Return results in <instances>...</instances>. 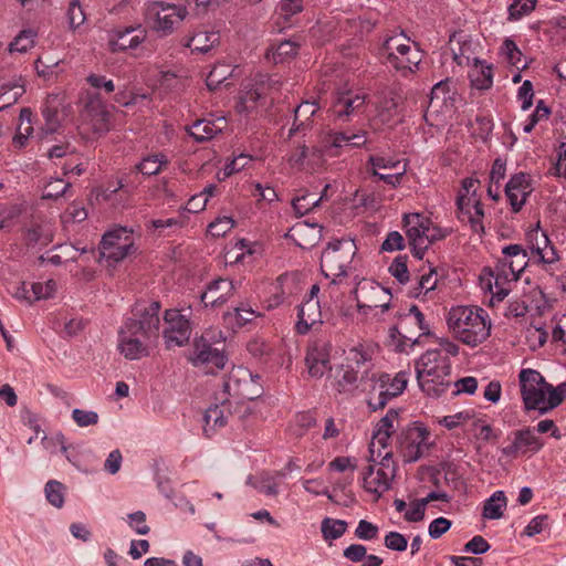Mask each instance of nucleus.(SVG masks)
Here are the masks:
<instances>
[{
    "label": "nucleus",
    "mask_w": 566,
    "mask_h": 566,
    "mask_svg": "<svg viewBox=\"0 0 566 566\" xmlns=\"http://www.w3.org/2000/svg\"><path fill=\"white\" fill-rule=\"evenodd\" d=\"M521 396L526 411L545 415L558 407L566 398V382L554 387L535 369H522L518 375Z\"/></svg>",
    "instance_id": "nucleus-1"
},
{
    "label": "nucleus",
    "mask_w": 566,
    "mask_h": 566,
    "mask_svg": "<svg viewBox=\"0 0 566 566\" xmlns=\"http://www.w3.org/2000/svg\"><path fill=\"white\" fill-rule=\"evenodd\" d=\"M447 324L459 342L471 347L482 344L491 334V322L486 312L476 306L452 307L448 313Z\"/></svg>",
    "instance_id": "nucleus-2"
},
{
    "label": "nucleus",
    "mask_w": 566,
    "mask_h": 566,
    "mask_svg": "<svg viewBox=\"0 0 566 566\" xmlns=\"http://www.w3.org/2000/svg\"><path fill=\"white\" fill-rule=\"evenodd\" d=\"M451 364L439 349H428L416 361L419 387L428 396L439 397L450 385Z\"/></svg>",
    "instance_id": "nucleus-3"
},
{
    "label": "nucleus",
    "mask_w": 566,
    "mask_h": 566,
    "mask_svg": "<svg viewBox=\"0 0 566 566\" xmlns=\"http://www.w3.org/2000/svg\"><path fill=\"white\" fill-rule=\"evenodd\" d=\"M356 251V244L350 239L334 240L327 244L321 255V271L326 279H331V285H336L347 275Z\"/></svg>",
    "instance_id": "nucleus-4"
},
{
    "label": "nucleus",
    "mask_w": 566,
    "mask_h": 566,
    "mask_svg": "<svg viewBox=\"0 0 566 566\" xmlns=\"http://www.w3.org/2000/svg\"><path fill=\"white\" fill-rule=\"evenodd\" d=\"M387 63L402 75L413 73L421 62V52L403 33L395 34L382 44Z\"/></svg>",
    "instance_id": "nucleus-5"
},
{
    "label": "nucleus",
    "mask_w": 566,
    "mask_h": 566,
    "mask_svg": "<svg viewBox=\"0 0 566 566\" xmlns=\"http://www.w3.org/2000/svg\"><path fill=\"white\" fill-rule=\"evenodd\" d=\"M374 464L369 463L363 470V488L375 495V501L390 489L391 482L396 476V463L390 451L381 455H376Z\"/></svg>",
    "instance_id": "nucleus-6"
},
{
    "label": "nucleus",
    "mask_w": 566,
    "mask_h": 566,
    "mask_svg": "<svg viewBox=\"0 0 566 566\" xmlns=\"http://www.w3.org/2000/svg\"><path fill=\"white\" fill-rule=\"evenodd\" d=\"M373 385L368 391L367 403L374 411L384 409L389 400L400 396L407 387L408 374L399 371L394 378L388 374H373Z\"/></svg>",
    "instance_id": "nucleus-7"
},
{
    "label": "nucleus",
    "mask_w": 566,
    "mask_h": 566,
    "mask_svg": "<svg viewBox=\"0 0 566 566\" xmlns=\"http://www.w3.org/2000/svg\"><path fill=\"white\" fill-rule=\"evenodd\" d=\"M478 180L465 178L462 181V189L457 197V218L463 223H468L474 233L483 234L484 211L482 203L475 196L474 186Z\"/></svg>",
    "instance_id": "nucleus-8"
},
{
    "label": "nucleus",
    "mask_w": 566,
    "mask_h": 566,
    "mask_svg": "<svg viewBox=\"0 0 566 566\" xmlns=\"http://www.w3.org/2000/svg\"><path fill=\"white\" fill-rule=\"evenodd\" d=\"M428 436L427 428L417 422L399 431L395 446L405 462H416L422 457V448Z\"/></svg>",
    "instance_id": "nucleus-9"
},
{
    "label": "nucleus",
    "mask_w": 566,
    "mask_h": 566,
    "mask_svg": "<svg viewBox=\"0 0 566 566\" xmlns=\"http://www.w3.org/2000/svg\"><path fill=\"white\" fill-rule=\"evenodd\" d=\"M353 294L359 312L367 313V310L378 307L385 312L390 307V292L375 281L361 280L354 289Z\"/></svg>",
    "instance_id": "nucleus-10"
},
{
    "label": "nucleus",
    "mask_w": 566,
    "mask_h": 566,
    "mask_svg": "<svg viewBox=\"0 0 566 566\" xmlns=\"http://www.w3.org/2000/svg\"><path fill=\"white\" fill-rule=\"evenodd\" d=\"M188 361L195 367L207 369L212 373L214 369L224 368L227 358L223 350L212 347L210 340L206 335L195 338L192 350L188 355Z\"/></svg>",
    "instance_id": "nucleus-11"
},
{
    "label": "nucleus",
    "mask_w": 566,
    "mask_h": 566,
    "mask_svg": "<svg viewBox=\"0 0 566 566\" xmlns=\"http://www.w3.org/2000/svg\"><path fill=\"white\" fill-rule=\"evenodd\" d=\"M396 334L412 344L418 340V336L431 335L424 315L417 305H411L408 312L399 316L397 324L391 328V335Z\"/></svg>",
    "instance_id": "nucleus-12"
},
{
    "label": "nucleus",
    "mask_w": 566,
    "mask_h": 566,
    "mask_svg": "<svg viewBox=\"0 0 566 566\" xmlns=\"http://www.w3.org/2000/svg\"><path fill=\"white\" fill-rule=\"evenodd\" d=\"M164 319L167 325L164 329L166 347L171 348L186 345L191 335L189 318L182 315L179 310L170 308L165 312Z\"/></svg>",
    "instance_id": "nucleus-13"
},
{
    "label": "nucleus",
    "mask_w": 566,
    "mask_h": 566,
    "mask_svg": "<svg viewBox=\"0 0 566 566\" xmlns=\"http://www.w3.org/2000/svg\"><path fill=\"white\" fill-rule=\"evenodd\" d=\"M133 247V241L127 234L126 228L119 227L103 235L99 254L108 261L119 262L129 254Z\"/></svg>",
    "instance_id": "nucleus-14"
},
{
    "label": "nucleus",
    "mask_w": 566,
    "mask_h": 566,
    "mask_svg": "<svg viewBox=\"0 0 566 566\" xmlns=\"http://www.w3.org/2000/svg\"><path fill=\"white\" fill-rule=\"evenodd\" d=\"M147 15L154 17L151 29L167 35L186 18L187 10L179 6L155 2L148 8Z\"/></svg>",
    "instance_id": "nucleus-15"
},
{
    "label": "nucleus",
    "mask_w": 566,
    "mask_h": 566,
    "mask_svg": "<svg viewBox=\"0 0 566 566\" xmlns=\"http://www.w3.org/2000/svg\"><path fill=\"white\" fill-rule=\"evenodd\" d=\"M367 95L361 92L344 91L335 95L331 112L335 119L347 122L364 112Z\"/></svg>",
    "instance_id": "nucleus-16"
},
{
    "label": "nucleus",
    "mask_w": 566,
    "mask_h": 566,
    "mask_svg": "<svg viewBox=\"0 0 566 566\" xmlns=\"http://www.w3.org/2000/svg\"><path fill=\"white\" fill-rule=\"evenodd\" d=\"M147 38L142 24L120 27L108 31L107 43L112 52H124L138 48Z\"/></svg>",
    "instance_id": "nucleus-17"
},
{
    "label": "nucleus",
    "mask_w": 566,
    "mask_h": 566,
    "mask_svg": "<svg viewBox=\"0 0 566 566\" xmlns=\"http://www.w3.org/2000/svg\"><path fill=\"white\" fill-rule=\"evenodd\" d=\"M530 260L544 265L553 264L558 260L557 252L552 245L548 235L538 228L526 233Z\"/></svg>",
    "instance_id": "nucleus-18"
},
{
    "label": "nucleus",
    "mask_w": 566,
    "mask_h": 566,
    "mask_svg": "<svg viewBox=\"0 0 566 566\" xmlns=\"http://www.w3.org/2000/svg\"><path fill=\"white\" fill-rule=\"evenodd\" d=\"M82 118L91 125L94 132H108L111 114L98 93H86Z\"/></svg>",
    "instance_id": "nucleus-19"
},
{
    "label": "nucleus",
    "mask_w": 566,
    "mask_h": 566,
    "mask_svg": "<svg viewBox=\"0 0 566 566\" xmlns=\"http://www.w3.org/2000/svg\"><path fill=\"white\" fill-rule=\"evenodd\" d=\"M544 447V442L527 427L513 432L512 443L501 448L504 457L516 459L527 452L536 453Z\"/></svg>",
    "instance_id": "nucleus-20"
},
{
    "label": "nucleus",
    "mask_w": 566,
    "mask_h": 566,
    "mask_svg": "<svg viewBox=\"0 0 566 566\" xmlns=\"http://www.w3.org/2000/svg\"><path fill=\"white\" fill-rule=\"evenodd\" d=\"M148 339L124 323L118 333V349L126 359H140L149 354L146 345Z\"/></svg>",
    "instance_id": "nucleus-21"
},
{
    "label": "nucleus",
    "mask_w": 566,
    "mask_h": 566,
    "mask_svg": "<svg viewBox=\"0 0 566 566\" xmlns=\"http://www.w3.org/2000/svg\"><path fill=\"white\" fill-rule=\"evenodd\" d=\"M159 302H151L143 310L138 311V318H128L125 323L129 325L132 328L136 329L144 337H148L149 339L153 337H158L159 334Z\"/></svg>",
    "instance_id": "nucleus-22"
},
{
    "label": "nucleus",
    "mask_w": 566,
    "mask_h": 566,
    "mask_svg": "<svg viewBox=\"0 0 566 566\" xmlns=\"http://www.w3.org/2000/svg\"><path fill=\"white\" fill-rule=\"evenodd\" d=\"M502 253L504 258L499 264L510 273L512 280H518L520 273L531 261L527 250L520 244H509L503 248Z\"/></svg>",
    "instance_id": "nucleus-23"
},
{
    "label": "nucleus",
    "mask_w": 566,
    "mask_h": 566,
    "mask_svg": "<svg viewBox=\"0 0 566 566\" xmlns=\"http://www.w3.org/2000/svg\"><path fill=\"white\" fill-rule=\"evenodd\" d=\"M234 290L231 280L219 277L208 284L200 298L205 306H222L234 294Z\"/></svg>",
    "instance_id": "nucleus-24"
},
{
    "label": "nucleus",
    "mask_w": 566,
    "mask_h": 566,
    "mask_svg": "<svg viewBox=\"0 0 566 566\" xmlns=\"http://www.w3.org/2000/svg\"><path fill=\"white\" fill-rule=\"evenodd\" d=\"M530 192L531 185L528 175L525 172H518L512 176L505 186V195L514 212H518L522 209Z\"/></svg>",
    "instance_id": "nucleus-25"
},
{
    "label": "nucleus",
    "mask_w": 566,
    "mask_h": 566,
    "mask_svg": "<svg viewBox=\"0 0 566 566\" xmlns=\"http://www.w3.org/2000/svg\"><path fill=\"white\" fill-rule=\"evenodd\" d=\"M481 281L484 287L491 292L493 298L501 302L507 296L510 292L507 285L513 280L510 273L497 264L494 271H488V277L481 276Z\"/></svg>",
    "instance_id": "nucleus-26"
},
{
    "label": "nucleus",
    "mask_w": 566,
    "mask_h": 566,
    "mask_svg": "<svg viewBox=\"0 0 566 566\" xmlns=\"http://www.w3.org/2000/svg\"><path fill=\"white\" fill-rule=\"evenodd\" d=\"M308 374L314 378L323 377L332 370L329 360V346L325 343L316 344L311 348L305 357Z\"/></svg>",
    "instance_id": "nucleus-27"
},
{
    "label": "nucleus",
    "mask_w": 566,
    "mask_h": 566,
    "mask_svg": "<svg viewBox=\"0 0 566 566\" xmlns=\"http://www.w3.org/2000/svg\"><path fill=\"white\" fill-rule=\"evenodd\" d=\"M398 418V412L395 409H389L385 417H382L376 424L373 432V440L369 448V462H375V446L387 448L390 436L394 431V421Z\"/></svg>",
    "instance_id": "nucleus-28"
},
{
    "label": "nucleus",
    "mask_w": 566,
    "mask_h": 566,
    "mask_svg": "<svg viewBox=\"0 0 566 566\" xmlns=\"http://www.w3.org/2000/svg\"><path fill=\"white\" fill-rule=\"evenodd\" d=\"M429 219L420 213L405 214L403 223L406 227V235L409 242H417L427 239L428 242L434 241V237H430Z\"/></svg>",
    "instance_id": "nucleus-29"
},
{
    "label": "nucleus",
    "mask_w": 566,
    "mask_h": 566,
    "mask_svg": "<svg viewBox=\"0 0 566 566\" xmlns=\"http://www.w3.org/2000/svg\"><path fill=\"white\" fill-rule=\"evenodd\" d=\"M321 306L317 300H306L298 306L296 331L306 334L311 327L321 322Z\"/></svg>",
    "instance_id": "nucleus-30"
},
{
    "label": "nucleus",
    "mask_w": 566,
    "mask_h": 566,
    "mask_svg": "<svg viewBox=\"0 0 566 566\" xmlns=\"http://www.w3.org/2000/svg\"><path fill=\"white\" fill-rule=\"evenodd\" d=\"M226 127L227 119L224 117H218L213 120L199 119L191 125L189 134L197 142H206L221 133Z\"/></svg>",
    "instance_id": "nucleus-31"
},
{
    "label": "nucleus",
    "mask_w": 566,
    "mask_h": 566,
    "mask_svg": "<svg viewBox=\"0 0 566 566\" xmlns=\"http://www.w3.org/2000/svg\"><path fill=\"white\" fill-rule=\"evenodd\" d=\"M59 95H48L45 98L43 108H42V115L45 120L44 126L42 127V130L45 134H53L57 130L60 126L59 120Z\"/></svg>",
    "instance_id": "nucleus-32"
},
{
    "label": "nucleus",
    "mask_w": 566,
    "mask_h": 566,
    "mask_svg": "<svg viewBox=\"0 0 566 566\" xmlns=\"http://www.w3.org/2000/svg\"><path fill=\"white\" fill-rule=\"evenodd\" d=\"M25 93L21 77L12 78L0 86V109L7 108Z\"/></svg>",
    "instance_id": "nucleus-33"
},
{
    "label": "nucleus",
    "mask_w": 566,
    "mask_h": 566,
    "mask_svg": "<svg viewBox=\"0 0 566 566\" xmlns=\"http://www.w3.org/2000/svg\"><path fill=\"white\" fill-rule=\"evenodd\" d=\"M358 387V371L352 366H342L335 380V389L339 394L352 395Z\"/></svg>",
    "instance_id": "nucleus-34"
},
{
    "label": "nucleus",
    "mask_w": 566,
    "mask_h": 566,
    "mask_svg": "<svg viewBox=\"0 0 566 566\" xmlns=\"http://www.w3.org/2000/svg\"><path fill=\"white\" fill-rule=\"evenodd\" d=\"M318 106L316 102H303L294 111V122L289 130V137H292L296 132L307 127L306 122L316 113Z\"/></svg>",
    "instance_id": "nucleus-35"
},
{
    "label": "nucleus",
    "mask_w": 566,
    "mask_h": 566,
    "mask_svg": "<svg viewBox=\"0 0 566 566\" xmlns=\"http://www.w3.org/2000/svg\"><path fill=\"white\" fill-rule=\"evenodd\" d=\"M220 35L214 31H199L187 43L192 52L207 53L219 43Z\"/></svg>",
    "instance_id": "nucleus-36"
},
{
    "label": "nucleus",
    "mask_w": 566,
    "mask_h": 566,
    "mask_svg": "<svg viewBox=\"0 0 566 566\" xmlns=\"http://www.w3.org/2000/svg\"><path fill=\"white\" fill-rule=\"evenodd\" d=\"M506 506V496L503 491L494 492L483 505L482 515L489 520H499L503 516V509Z\"/></svg>",
    "instance_id": "nucleus-37"
},
{
    "label": "nucleus",
    "mask_w": 566,
    "mask_h": 566,
    "mask_svg": "<svg viewBox=\"0 0 566 566\" xmlns=\"http://www.w3.org/2000/svg\"><path fill=\"white\" fill-rule=\"evenodd\" d=\"M169 160L164 154H151L145 157L137 166L136 169L144 176L158 175L164 167L168 165Z\"/></svg>",
    "instance_id": "nucleus-38"
},
{
    "label": "nucleus",
    "mask_w": 566,
    "mask_h": 566,
    "mask_svg": "<svg viewBox=\"0 0 566 566\" xmlns=\"http://www.w3.org/2000/svg\"><path fill=\"white\" fill-rule=\"evenodd\" d=\"M23 238L29 247L48 245L52 241V233L45 226L33 224L24 230Z\"/></svg>",
    "instance_id": "nucleus-39"
},
{
    "label": "nucleus",
    "mask_w": 566,
    "mask_h": 566,
    "mask_svg": "<svg viewBox=\"0 0 566 566\" xmlns=\"http://www.w3.org/2000/svg\"><path fill=\"white\" fill-rule=\"evenodd\" d=\"M301 46V42L296 39H289L281 41L276 46L269 49L272 52V59L275 63H283L284 61L294 57Z\"/></svg>",
    "instance_id": "nucleus-40"
},
{
    "label": "nucleus",
    "mask_w": 566,
    "mask_h": 566,
    "mask_svg": "<svg viewBox=\"0 0 566 566\" xmlns=\"http://www.w3.org/2000/svg\"><path fill=\"white\" fill-rule=\"evenodd\" d=\"M366 136L365 133L349 134L346 132H337L329 136L328 144L331 147H360L365 145Z\"/></svg>",
    "instance_id": "nucleus-41"
},
{
    "label": "nucleus",
    "mask_w": 566,
    "mask_h": 566,
    "mask_svg": "<svg viewBox=\"0 0 566 566\" xmlns=\"http://www.w3.org/2000/svg\"><path fill=\"white\" fill-rule=\"evenodd\" d=\"M470 81L473 87L478 90H489L493 84V73L491 65L476 64L470 71Z\"/></svg>",
    "instance_id": "nucleus-42"
},
{
    "label": "nucleus",
    "mask_w": 566,
    "mask_h": 566,
    "mask_svg": "<svg viewBox=\"0 0 566 566\" xmlns=\"http://www.w3.org/2000/svg\"><path fill=\"white\" fill-rule=\"evenodd\" d=\"M36 32L32 29H24L9 44L10 53H25L35 44Z\"/></svg>",
    "instance_id": "nucleus-43"
},
{
    "label": "nucleus",
    "mask_w": 566,
    "mask_h": 566,
    "mask_svg": "<svg viewBox=\"0 0 566 566\" xmlns=\"http://www.w3.org/2000/svg\"><path fill=\"white\" fill-rule=\"evenodd\" d=\"M450 81L443 80L437 83L430 94L428 108L438 111L447 101L451 99Z\"/></svg>",
    "instance_id": "nucleus-44"
},
{
    "label": "nucleus",
    "mask_w": 566,
    "mask_h": 566,
    "mask_svg": "<svg viewBox=\"0 0 566 566\" xmlns=\"http://www.w3.org/2000/svg\"><path fill=\"white\" fill-rule=\"evenodd\" d=\"M346 530L347 523L343 520L325 517L322 521L321 531L324 539L326 541L337 539L342 537Z\"/></svg>",
    "instance_id": "nucleus-45"
},
{
    "label": "nucleus",
    "mask_w": 566,
    "mask_h": 566,
    "mask_svg": "<svg viewBox=\"0 0 566 566\" xmlns=\"http://www.w3.org/2000/svg\"><path fill=\"white\" fill-rule=\"evenodd\" d=\"M233 69L229 64H218L206 78V84L210 91L216 90L220 84L232 75Z\"/></svg>",
    "instance_id": "nucleus-46"
},
{
    "label": "nucleus",
    "mask_w": 566,
    "mask_h": 566,
    "mask_svg": "<svg viewBox=\"0 0 566 566\" xmlns=\"http://www.w3.org/2000/svg\"><path fill=\"white\" fill-rule=\"evenodd\" d=\"M64 485L56 480H51L45 484L46 500L57 509L64 504Z\"/></svg>",
    "instance_id": "nucleus-47"
},
{
    "label": "nucleus",
    "mask_w": 566,
    "mask_h": 566,
    "mask_svg": "<svg viewBox=\"0 0 566 566\" xmlns=\"http://www.w3.org/2000/svg\"><path fill=\"white\" fill-rule=\"evenodd\" d=\"M502 53L506 56L507 62L516 69L526 67V63H522V52L513 40L505 39L502 45Z\"/></svg>",
    "instance_id": "nucleus-48"
},
{
    "label": "nucleus",
    "mask_w": 566,
    "mask_h": 566,
    "mask_svg": "<svg viewBox=\"0 0 566 566\" xmlns=\"http://www.w3.org/2000/svg\"><path fill=\"white\" fill-rule=\"evenodd\" d=\"M203 420H205L203 430L207 436H209L208 427H211V428L223 427L227 422L226 417L223 415V409L220 408L218 405L211 406L206 410Z\"/></svg>",
    "instance_id": "nucleus-49"
},
{
    "label": "nucleus",
    "mask_w": 566,
    "mask_h": 566,
    "mask_svg": "<svg viewBox=\"0 0 566 566\" xmlns=\"http://www.w3.org/2000/svg\"><path fill=\"white\" fill-rule=\"evenodd\" d=\"M368 163L371 165V175H377L378 170H388L392 169L395 171L400 170L401 164L399 160H394L389 157L382 156H370Z\"/></svg>",
    "instance_id": "nucleus-50"
},
{
    "label": "nucleus",
    "mask_w": 566,
    "mask_h": 566,
    "mask_svg": "<svg viewBox=\"0 0 566 566\" xmlns=\"http://www.w3.org/2000/svg\"><path fill=\"white\" fill-rule=\"evenodd\" d=\"M536 6V0H513L509 7L511 20H518L530 14Z\"/></svg>",
    "instance_id": "nucleus-51"
},
{
    "label": "nucleus",
    "mask_w": 566,
    "mask_h": 566,
    "mask_svg": "<svg viewBox=\"0 0 566 566\" xmlns=\"http://www.w3.org/2000/svg\"><path fill=\"white\" fill-rule=\"evenodd\" d=\"M407 255H398L389 266L390 274L401 284L409 281Z\"/></svg>",
    "instance_id": "nucleus-52"
},
{
    "label": "nucleus",
    "mask_w": 566,
    "mask_h": 566,
    "mask_svg": "<svg viewBox=\"0 0 566 566\" xmlns=\"http://www.w3.org/2000/svg\"><path fill=\"white\" fill-rule=\"evenodd\" d=\"M71 186L70 182L64 181L61 178L52 179L43 190V199H57L62 197L67 188Z\"/></svg>",
    "instance_id": "nucleus-53"
},
{
    "label": "nucleus",
    "mask_w": 566,
    "mask_h": 566,
    "mask_svg": "<svg viewBox=\"0 0 566 566\" xmlns=\"http://www.w3.org/2000/svg\"><path fill=\"white\" fill-rule=\"evenodd\" d=\"M56 291V282L54 280H48L45 283L36 282L31 284V293L33 302L49 298Z\"/></svg>",
    "instance_id": "nucleus-54"
},
{
    "label": "nucleus",
    "mask_w": 566,
    "mask_h": 566,
    "mask_svg": "<svg viewBox=\"0 0 566 566\" xmlns=\"http://www.w3.org/2000/svg\"><path fill=\"white\" fill-rule=\"evenodd\" d=\"M319 205V199H315L312 195H304L292 201V207L296 214L304 216L311 212Z\"/></svg>",
    "instance_id": "nucleus-55"
},
{
    "label": "nucleus",
    "mask_w": 566,
    "mask_h": 566,
    "mask_svg": "<svg viewBox=\"0 0 566 566\" xmlns=\"http://www.w3.org/2000/svg\"><path fill=\"white\" fill-rule=\"evenodd\" d=\"M256 313L254 310L249 307L248 305H241L234 308L233 313H227V318H234L238 326H244L248 323L252 322L256 317Z\"/></svg>",
    "instance_id": "nucleus-56"
},
{
    "label": "nucleus",
    "mask_w": 566,
    "mask_h": 566,
    "mask_svg": "<svg viewBox=\"0 0 566 566\" xmlns=\"http://www.w3.org/2000/svg\"><path fill=\"white\" fill-rule=\"evenodd\" d=\"M233 226L234 221L231 217H222L208 226V232L214 238H220L226 235Z\"/></svg>",
    "instance_id": "nucleus-57"
},
{
    "label": "nucleus",
    "mask_w": 566,
    "mask_h": 566,
    "mask_svg": "<svg viewBox=\"0 0 566 566\" xmlns=\"http://www.w3.org/2000/svg\"><path fill=\"white\" fill-rule=\"evenodd\" d=\"M72 419L78 427L94 426L98 422V415L92 410L73 409Z\"/></svg>",
    "instance_id": "nucleus-58"
},
{
    "label": "nucleus",
    "mask_w": 566,
    "mask_h": 566,
    "mask_svg": "<svg viewBox=\"0 0 566 566\" xmlns=\"http://www.w3.org/2000/svg\"><path fill=\"white\" fill-rule=\"evenodd\" d=\"M378 526L366 520H360L355 530V536L363 541H371L378 536Z\"/></svg>",
    "instance_id": "nucleus-59"
},
{
    "label": "nucleus",
    "mask_w": 566,
    "mask_h": 566,
    "mask_svg": "<svg viewBox=\"0 0 566 566\" xmlns=\"http://www.w3.org/2000/svg\"><path fill=\"white\" fill-rule=\"evenodd\" d=\"M67 18L72 29H76L84 23L85 14L78 0H71L67 10Z\"/></svg>",
    "instance_id": "nucleus-60"
},
{
    "label": "nucleus",
    "mask_w": 566,
    "mask_h": 566,
    "mask_svg": "<svg viewBox=\"0 0 566 566\" xmlns=\"http://www.w3.org/2000/svg\"><path fill=\"white\" fill-rule=\"evenodd\" d=\"M549 516L547 514L537 515L531 520L524 528L523 534L533 537L543 532L548 526Z\"/></svg>",
    "instance_id": "nucleus-61"
},
{
    "label": "nucleus",
    "mask_w": 566,
    "mask_h": 566,
    "mask_svg": "<svg viewBox=\"0 0 566 566\" xmlns=\"http://www.w3.org/2000/svg\"><path fill=\"white\" fill-rule=\"evenodd\" d=\"M385 546L391 551L403 552L407 549L408 541L398 532H389L385 536Z\"/></svg>",
    "instance_id": "nucleus-62"
},
{
    "label": "nucleus",
    "mask_w": 566,
    "mask_h": 566,
    "mask_svg": "<svg viewBox=\"0 0 566 566\" xmlns=\"http://www.w3.org/2000/svg\"><path fill=\"white\" fill-rule=\"evenodd\" d=\"M129 525L135 530V532L139 535H146L149 533L150 528L146 524V514L143 511H136L127 515Z\"/></svg>",
    "instance_id": "nucleus-63"
},
{
    "label": "nucleus",
    "mask_w": 566,
    "mask_h": 566,
    "mask_svg": "<svg viewBox=\"0 0 566 566\" xmlns=\"http://www.w3.org/2000/svg\"><path fill=\"white\" fill-rule=\"evenodd\" d=\"M261 95L256 90H249L244 92L237 105V109L239 112H251L255 107Z\"/></svg>",
    "instance_id": "nucleus-64"
}]
</instances>
